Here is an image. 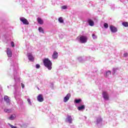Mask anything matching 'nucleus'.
I'll return each mask as SVG.
<instances>
[{"label":"nucleus","instance_id":"nucleus-1","mask_svg":"<svg viewBox=\"0 0 128 128\" xmlns=\"http://www.w3.org/2000/svg\"><path fill=\"white\" fill-rule=\"evenodd\" d=\"M43 63L46 66L49 70H50L52 68V61L50 60L48 58H45L43 60Z\"/></svg>","mask_w":128,"mask_h":128},{"label":"nucleus","instance_id":"nucleus-2","mask_svg":"<svg viewBox=\"0 0 128 128\" xmlns=\"http://www.w3.org/2000/svg\"><path fill=\"white\" fill-rule=\"evenodd\" d=\"M80 40L81 44H86L88 42V38L84 36H80Z\"/></svg>","mask_w":128,"mask_h":128},{"label":"nucleus","instance_id":"nucleus-3","mask_svg":"<svg viewBox=\"0 0 128 128\" xmlns=\"http://www.w3.org/2000/svg\"><path fill=\"white\" fill-rule=\"evenodd\" d=\"M20 20L22 22V24H26V25L30 24V22H28V20H26V18L24 17L20 18Z\"/></svg>","mask_w":128,"mask_h":128},{"label":"nucleus","instance_id":"nucleus-4","mask_svg":"<svg viewBox=\"0 0 128 128\" xmlns=\"http://www.w3.org/2000/svg\"><path fill=\"white\" fill-rule=\"evenodd\" d=\"M110 30L113 33H116L118 32V28L114 26H110Z\"/></svg>","mask_w":128,"mask_h":128},{"label":"nucleus","instance_id":"nucleus-5","mask_svg":"<svg viewBox=\"0 0 128 128\" xmlns=\"http://www.w3.org/2000/svg\"><path fill=\"white\" fill-rule=\"evenodd\" d=\"M102 96L104 100H108V92H106L104 91L102 92Z\"/></svg>","mask_w":128,"mask_h":128},{"label":"nucleus","instance_id":"nucleus-6","mask_svg":"<svg viewBox=\"0 0 128 128\" xmlns=\"http://www.w3.org/2000/svg\"><path fill=\"white\" fill-rule=\"evenodd\" d=\"M27 56L28 58V60H29L30 62H34V58L31 53H28Z\"/></svg>","mask_w":128,"mask_h":128},{"label":"nucleus","instance_id":"nucleus-7","mask_svg":"<svg viewBox=\"0 0 128 128\" xmlns=\"http://www.w3.org/2000/svg\"><path fill=\"white\" fill-rule=\"evenodd\" d=\"M6 54L8 58H12V52L10 48H7Z\"/></svg>","mask_w":128,"mask_h":128},{"label":"nucleus","instance_id":"nucleus-8","mask_svg":"<svg viewBox=\"0 0 128 128\" xmlns=\"http://www.w3.org/2000/svg\"><path fill=\"white\" fill-rule=\"evenodd\" d=\"M52 58L54 60H56L58 58V54L56 51H54L52 55Z\"/></svg>","mask_w":128,"mask_h":128},{"label":"nucleus","instance_id":"nucleus-9","mask_svg":"<svg viewBox=\"0 0 128 128\" xmlns=\"http://www.w3.org/2000/svg\"><path fill=\"white\" fill-rule=\"evenodd\" d=\"M37 100H38V102H44V97H42V95L39 94L37 96Z\"/></svg>","mask_w":128,"mask_h":128},{"label":"nucleus","instance_id":"nucleus-10","mask_svg":"<svg viewBox=\"0 0 128 128\" xmlns=\"http://www.w3.org/2000/svg\"><path fill=\"white\" fill-rule=\"evenodd\" d=\"M70 98V94L68 93L64 98V102H68Z\"/></svg>","mask_w":128,"mask_h":128},{"label":"nucleus","instance_id":"nucleus-11","mask_svg":"<svg viewBox=\"0 0 128 128\" xmlns=\"http://www.w3.org/2000/svg\"><path fill=\"white\" fill-rule=\"evenodd\" d=\"M66 120V122H68L69 124L72 123V116H68Z\"/></svg>","mask_w":128,"mask_h":128},{"label":"nucleus","instance_id":"nucleus-12","mask_svg":"<svg viewBox=\"0 0 128 128\" xmlns=\"http://www.w3.org/2000/svg\"><path fill=\"white\" fill-rule=\"evenodd\" d=\"M4 100L6 102H7V104H10V100L7 96H4Z\"/></svg>","mask_w":128,"mask_h":128},{"label":"nucleus","instance_id":"nucleus-13","mask_svg":"<svg viewBox=\"0 0 128 128\" xmlns=\"http://www.w3.org/2000/svg\"><path fill=\"white\" fill-rule=\"evenodd\" d=\"M88 23L89 24V25L90 26H94V21L90 19L88 20Z\"/></svg>","mask_w":128,"mask_h":128},{"label":"nucleus","instance_id":"nucleus-14","mask_svg":"<svg viewBox=\"0 0 128 128\" xmlns=\"http://www.w3.org/2000/svg\"><path fill=\"white\" fill-rule=\"evenodd\" d=\"M38 22L40 24H44V21L40 18H38Z\"/></svg>","mask_w":128,"mask_h":128},{"label":"nucleus","instance_id":"nucleus-15","mask_svg":"<svg viewBox=\"0 0 128 128\" xmlns=\"http://www.w3.org/2000/svg\"><path fill=\"white\" fill-rule=\"evenodd\" d=\"M16 118V115H11V116L8 118V120H14Z\"/></svg>","mask_w":128,"mask_h":128},{"label":"nucleus","instance_id":"nucleus-16","mask_svg":"<svg viewBox=\"0 0 128 128\" xmlns=\"http://www.w3.org/2000/svg\"><path fill=\"white\" fill-rule=\"evenodd\" d=\"M78 110H84V105H82V106H78Z\"/></svg>","mask_w":128,"mask_h":128},{"label":"nucleus","instance_id":"nucleus-17","mask_svg":"<svg viewBox=\"0 0 128 128\" xmlns=\"http://www.w3.org/2000/svg\"><path fill=\"white\" fill-rule=\"evenodd\" d=\"M122 26H124L125 28H128V22H123L122 23Z\"/></svg>","mask_w":128,"mask_h":128},{"label":"nucleus","instance_id":"nucleus-18","mask_svg":"<svg viewBox=\"0 0 128 128\" xmlns=\"http://www.w3.org/2000/svg\"><path fill=\"white\" fill-rule=\"evenodd\" d=\"M38 30L40 32H42V34H44V29L42 27L38 28Z\"/></svg>","mask_w":128,"mask_h":128},{"label":"nucleus","instance_id":"nucleus-19","mask_svg":"<svg viewBox=\"0 0 128 128\" xmlns=\"http://www.w3.org/2000/svg\"><path fill=\"white\" fill-rule=\"evenodd\" d=\"M58 22H60V24H64V20L62 19V18L60 17L58 18Z\"/></svg>","mask_w":128,"mask_h":128},{"label":"nucleus","instance_id":"nucleus-20","mask_svg":"<svg viewBox=\"0 0 128 128\" xmlns=\"http://www.w3.org/2000/svg\"><path fill=\"white\" fill-rule=\"evenodd\" d=\"M80 102H82V99H78V100H74V102H76V104H80Z\"/></svg>","mask_w":128,"mask_h":128},{"label":"nucleus","instance_id":"nucleus-21","mask_svg":"<svg viewBox=\"0 0 128 128\" xmlns=\"http://www.w3.org/2000/svg\"><path fill=\"white\" fill-rule=\"evenodd\" d=\"M110 74H112V72L108 70L106 72V76H110Z\"/></svg>","mask_w":128,"mask_h":128},{"label":"nucleus","instance_id":"nucleus-22","mask_svg":"<svg viewBox=\"0 0 128 128\" xmlns=\"http://www.w3.org/2000/svg\"><path fill=\"white\" fill-rule=\"evenodd\" d=\"M102 120V118H98L96 120L97 124H100V122H101Z\"/></svg>","mask_w":128,"mask_h":128},{"label":"nucleus","instance_id":"nucleus-23","mask_svg":"<svg viewBox=\"0 0 128 128\" xmlns=\"http://www.w3.org/2000/svg\"><path fill=\"white\" fill-rule=\"evenodd\" d=\"M104 28H108V24L107 23H104Z\"/></svg>","mask_w":128,"mask_h":128},{"label":"nucleus","instance_id":"nucleus-24","mask_svg":"<svg viewBox=\"0 0 128 128\" xmlns=\"http://www.w3.org/2000/svg\"><path fill=\"white\" fill-rule=\"evenodd\" d=\"M4 112H10L11 110L10 109H5Z\"/></svg>","mask_w":128,"mask_h":128},{"label":"nucleus","instance_id":"nucleus-25","mask_svg":"<svg viewBox=\"0 0 128 128\" xmlns=\"http://www.w3.org/2000/svg\"><path fill=\"white\" fill-rule=\"evenodd\" d=\"M9 126H10V128H18V127L16 126H14V125H12L10 124H9Z\"/></svg>","mask_w":128,"mask_h":128},{"label":"nucleus","instance_id":"nucleus-26","mask_svg":"<svg viewBox=\"0 0 128 128\" xmlns=\"http://www.w3.org/2000/svg\"><path fill=\"white\" fill-rule=\"evenodd\" d=\"M92 38L94 40V39L96 38H98V37L94 34H92Z\"/></svg>","mask_w":128,"mask_h":128},{"label":"nucleus","instance_id":"nucleus-27","mask_svg":"<svg viewBox=\"0 0 128 128\" xmlns=\"http://www.w3.org/2000/svg\"><path fill=\"white\" fill-rule=\"evenodd\" d=\"M67 8L68 7H66V6H64L62 7V10H66Z\"/></svg>","mask_w":128,"mask_h":128},{"label":"nucleus","instance_id":"nucleus-28","mask_svg":"<svg viewBox=\"0 0 128 128\" xmlns=\"http://www.w3.org/2000/svg\"><path fill=\"white\" fill-rule=\"evenodd\" d=\"M40 68V64H36V68Z\"/></svg>","mask_w":128,"mask_h":128},{"label":"nucleus","instance_id":"nucleus-29","mask_svg":"<svg viewBox=\"0 0 128 128\" xmlns=\"http://www.w3.org/2000/svg\"><path fill=\"white\" fill-rule=\"evenodd\" d=\"M27 100H28V102L29 104H32V102H30V99L28 98V99Z\"/></svg>","mask_w":128,"mask_h":128},{"label":"nucleus","instance_id":"nucleus-30","mask_svg":"<svg viewBox=\"0 0 128 128\" xmlns=\"http://www.w3.org/2000/svg\"><path fill=\"white\" fill-rule=\"evenodd\" d=\"M11 46L12 48L14 47V43L13 42H11Z\"/></svg>","mask_w":128,"mask_h":128},{"label":"nucleus","instance_id":"nucleus-31","mask_svg":"<svg viewBox=\"0 0 128 128\" xmlns=\"http://www.w3.org/2000/svg\"><path fill=\"white\" fill-rule=\"evenodd\" d=\"M128 53H125L124 54V58H126V56H128Z\"/></svg>","mask_w":128,"mask_h":128},{"label":"nucleus","instance_id":"nucleus-32","mask_svg":"<svg viewBox=\"0 0 128 128\" xmlns=\"http://www.w3.org/2000/svg\"><path fill=\"white\" fill-rule=\"evenodd\" d=\"M21 86L22 88H24V84L22 83H21Z\"/></svg>","mask_w":128,"mask_h":128}]
</instances>
